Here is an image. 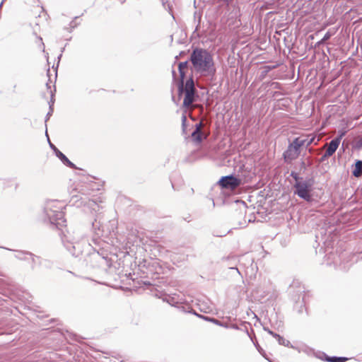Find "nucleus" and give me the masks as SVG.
I'll use <instances>...</instances> for the list:
<instances>
[{
    "mask_svg": "<svg viewBox=\"0 0 362 362\" xmlns=\"http://www.w3.org/2000/svg\"><path fill=\"white\" fill-rule=\"evenodd\" d=\"M182 125H184L185 122H186V117L185 116H182Z\"/></svg>",
    "mask_w": 362,
    "mask_h": 362,
    "instance_id": "obj_23",
    "label": "nucleus"
},
{
    "mask_svg": "<svg viewBox=\"0 0 362 362\" xmlns=\"http://www.w3.org/2000/svg\"><path fill=\"white\" fill-rule=\"evenodd\" d=\"M96 234L100 236V235H103V230L100 231V229L98 228V232L96 233Z\"/></svg>",
    "mask_w": 362,
    "mask_h": 362,
    "instance_id": "obj_21",
    "label": "nucleus"
},
{
    "mask_svg": "<svg viewBox=\"0 0 362 362\" xmlns=\"http://www.w3.org/2000/svg\"><path fill=\"white\" fill-rule=\"evenodd\" d=\"M203 318L207 321L214 323L215 325H217L219 326H223V324L220 321H218V320H216L215 318H211L209 317H203Z\"/></svg>",
    "mask_w": 362,
    "mask_h": 362,
    "instance_id": "obj_17",
    "label": "nucleus"
},
{
    "mask_svg": "<svg viewBox=\"0 0 362 362\" xmlns=\"http://www.w3.org/2000/svg\"><path fill=\"white\" fill-rule=\"evenodd\" d=\"M49 142V145H50V147L54 150V151L56 153V149H57L56 148V146L54 145H53L50 141Z\"/></svg>",
    "mask_w": 362,
    "mask_h": 362,
    "instance_id": "obj_20",
    "label": "nucleus"
},
{
    "mask_svg": "<svg viewBox=\"0 0 362 362\" xmlns=\"http://www.w3.org/2000/svg\"><path fill=\"white\" fill-rule=\"evenodd\" d=\"M179 95L185 94L183 105L186 107H189L194 100L195 88L192 78L187 80L185 84L181 81L178 87Z\"/></svg>",
    "mask_w": 362,
    "mask_h": 362,
    "instance_id": "obj_5",
    "label": "nucleus"
},
{
    "mask_svg": "<svg viewBox=\"0 0 362 362\" xmlns=\"http://www.w3.org/2000/svg\"><path fill=\"white\" fill-rule=\"evenodd\" d=\"M362 174V161L357 160L355 163V168L353 171V175L355 177H360Z\"/></svg>",
    "mask_w": 362,
    "mask_h": 362,
    "instance_id": "obj_11",
    "label": "nucleus"
},
{
    "mask_svg": "<svg viewBox=\"0 0 362 362\" xmlns=\"http://www.w3.org/2000/svg\"><path fill=\"white\" fill-rule=\"evenodd\" d=\"M360 143L362 145V139H361Z\"/></svg>",
    "mask_w": 362,
    "mask_h": 362,
    "instance_id": "obj_27",
    "label": "nucleus"
},
{
    "mask_svg": "<svg viewBox=\"0 0 362 362\" xmlns=\"http://www.w3.org/2000/svg\"><path fill=\"white\" fill-rule=\"evenodd\" d=\"M203 127V123L199 122L196 124V128L192 133V137L193 140L196 142L200 143L203 139L204 138L203 136V133L202 132V128Z\"/></svg>",
    "mask_w": 362,
    "mask_h": 362,
    "instance_id": "obj_9",
    "label": "nucleus"
},
{
    "mask_svg": "<svg viewBox=\"0 0 362 362\" xmlns=\"http://www.w3.org/2000/svg\"><path fill=\"white\" fill-rule=\"evenodd\" d=\"M88 206L90 209L91 211L95 212L100 211V205L97 204L94 200H89L88 202Z\"/></svg>",
    "mask_w": 362,
    "mask_h": 362,
    "instance_id": "obj_14",
    "label": "nucleus"
},
{
    "mask_svg": "<svg viewBox=\"0 0 362 362\" xmlns=\"http://www.w3.org/2000/svg\"><path fill=\"white\" fill-rule=\"evenodd\" d=\"M275 338L277 339L278 342L279 344L285 346H290L291 343L288 340L285 339L284 337H281L279 334H275Z\"/></svg>",
    "mask_w": 362,
    "mask_h": 362,
    "instance_id": "obj_15",
    "label": "nucleus"
},
{
    "mask_svg": "<svg viewBox=\"0 0 362 362\" xmlns=\"http://www.w3.org/2000/svg\"><path fill=\"white\" fill-rule=\"evenodd\" d=\"M258 351L262 353V349L260 347H257Z\"/></svg>",
    "mask_w": 362,
    "mask_h": 362,
    "instance_id": "obj_26",
    "label": "nucleus"
},
{
    "mask_svg": "<svg viewBox=\"0 0 362 362\" xmlns=\"http://www.w3.org/2000/svg\"><path fill=\"white\" fill-rule=\"evenodd\" d=\"M56 156L62 160V162L66 165V166H69L70 168H74L75 165L73 163H71L66 156L62 153L59 149H56Z\"/></svg>",
    "mask_w": 362,
    "mask_h": 362,
    "instance_id": "obj_10",
    "label": "nucleus"
},
{
    "mask_svg": "<svg viewBox=\"0 0 362 362\" xmlns=\"http://www.w3.org/2000/svg\"><path fill=\"white\" fill-rule=\"evenodd\" d=\"M268 333L269 334H271L272 336L274 337H275V334H276V333L273 332L271 330H268Z\"/></svg>",
    "mask_w": 362,
    "mask_h": 362,
    "instance_id": "obj_22",
    "label": "nucleus"
},
{
    "mask_svg": "<svg viewBox=\"0 0 362 362\" xmlns=\"http://www.w3.org/2000/svg\"><path fill=\"white\" fill-rule=\"evenodd\" d=\"M187 68V62H180L178 65V69L181 77V81H184L185 70Z\"/></svg>",
    "mask_w": 362,
    "mask_h": 362,
    "instance_id": "obj_12",
    "label": "nucleus"
},
{
    "mask_svg": "<svg viewBox=\"0 0 362 362\" xmlns=\"http://www.w3.org/2000/svg\"><path fill=\"white\" fill-rule=\"evenodd\" d=\"M326 361L328 362H345L347 361V358L345 357H337V356H332V357H327Z\"/></svg>",
    "mask_w": 362,
    "mask_h": 362,
    "instance_id": "obj_16",
    "label": "nucleus"
},
{
    "mask_svg": "<svg viewBox=\"0 0 362 362\" xmlns=\"http://www.w3.org/2000/svg\"><path fill=\"white\" fill-rule=\"evenodd\" d=\"M332 36V34L329 32H327L326 34L324 35L323 38L321 40V42H324L329 40L330 37Z\"/></svg>",
    "mask_w": 362,
    "mask_h": 362,
    "instance_id": "obj_19",
    "label": "nucleus"
},
{
    "mask_svg": "<svg viewBox=\"0 0 362 362\" xmlns=\"http://www.w3.org/2000/svg\"><path fill=\"white\" fill-rule=\"evenodd\" d=\"M64 207V204L57 200L47 201L44 207L45 221L57 228L64 226L66 222L62 211Z\"/></svg>",
    "mask_w": 362,
    "mask_h": 362,
    "instance_id": "obj_2",
    "label": "nucleus"
},
{
    "mask_svg": "<svg viewBox=\"0 0 362 362\" xmlns=\"http://www.w3.org/2000/svg\"><path fill=\"white\" fill-rule=\"evenodd\" d=\"M291 175L296 180V183L293 185L294 194H297L300 198L310 202L311 200V192L313 190V181L310 179L304 180L301 177H298L297 175Z\"/></svg>",
    "mask_w": 362,
    "mask_h": 362,
    "instance_id": "obj_4",
    "label": "nucleus"
},
{
    "mask_svg": "<svg viewBox=\"0 0 362 362\" xmlns=\"http://www.w3.org/2000/svg\"><path fill=\"white\" fill-rule=\"evenodd\" d=\"M96 226H97L96 223H95V222H93V228H96Z\"/></svg>",
    "mask_w": 362,
    "mask_h": 362,
    "instance_id": "obj_24",
    "label": "nucleus"
},
{
    "mask_svg": "<svg viewBox=\"0 0 362 362\" xmlns=\"http://www.w3.org/2000/svg\"><path fill=\"white\" fill-rule=\"evenodd\" d=\"M305 146V142L300 138H296L290 144L284 153V158L286 162H291L296 159L300 153V148Z\"/></svg>",
    "mask_w": 362,
    "mask_h": 362,
    "instance_id": "obj_6",
    "label": "nucleus"
},
{
    "mask_svg": "<svg viewBox=\"0 0 362 362\" xmlns=\"http://www.w3.org/2000/svg\"><path fill=\"white\" fill-rule=\"evenodd\" d=\"M64 243L67 250L75 257L82 255L83 252L82 247H90V246L81 237L78 231H73L72 233L68 232V235H65Z\"/></svg>",
    "mask_w": 362,
    "mask_h": 362,
    "instance_id": "obj_3",
    "label": "nucleus"
},
{
    "mask_svg": "<svg viewBox=\"0 0 362 362\" xmlns=\"http://www.w3.org/2000/svg\"><path fill=\"white\" fill-rule=\"evenodd\" d=\"M47 86V89L49 90V93H50V95H51V100L50 102H49V112L47 113V117L49 118V116L51 115L52 112V105H53L54 103V100H53V98H54V91L51 89V87L47 83L46 84Z\"/></svg>",
    "mask_w": 362,
    "mask_h": 362,
    "instance_id": "obj_13",
    "label": "nucleus"
},
{
    "mask_svg": "<svg viewBox=\"0 0 362 362\" xmlns=\"http://www.w3.org/2000/svg\"><path fill=\"white\" fill-rule=\"evenodd\" d=\"M4 1L5 0H2V1L1 2V4H0V8L2 7V5H3L4 2Z\"/></svg>",
    "mask_w": 362,
    "mask_h": 362,
    "instance_id": "obj_25",
    "label": "nucleus"
},
{
    "mask_svg": "<svg viewBox=\"0 0 362 362\" xmlns=\"http://www.w3.org/2000/svg\"><path fill=\"white\" fill-rule=\"evenodd\" d=\"M193 70L200 76H209L215 74L216 69L211 54L206 49H194L190 56Z\"/></svg>",
    "mask_w": 362,
    "mask_h": 362,
    "instance_id": "obj_1",
    "label": "nucleus"
},
{
    "mask_svg": "<svg viewBox=\"0 0 362 362\" xmlns=\"http://www.w3.org/2000/svg\"><path fill=\"white\" fill-rule=\"evenodd\" d=\"M218 182L222 187L231 189L236 188L240 185V180L233 176L223 177Z\"/></svg>",
    "mask_w": 362,
    "mask_h": 362,
    "instance_id": "obj_7",
    "label": "nucleus"
},
{
    "mask_svg": "<svg viewBox=\"0 0 362 362\" xmlns=\"http://www.w3.org/2000/svg\"><path fill=\"white\" fill-rule=\"evenodd\" d=\"M343 136H344V133L341 134L339 135V136H338L337 138L332 139L328 144L327 148L325 153V155L323 156L324 158L329 157L334 153V152L336 151V150L337 149V148L340 144L341 139Z\"/></svg>",
    "mask_w": 362,
    "mask_h": 362,
    "instance_id": "obj_8",
    "label": "nucleus"
},
{
    "mask_svg": "<svg viewBox=\"0 0 362 362\" xmlns=\"http://www.w3.org/2000/svg\"><path fill=\"white\" fill-rule=\"evenodd\" d=\"M300 139L305 142V146H308L313 142L315 137L313 136L312 138H307V139H300Z\"/></svg>",
    "mask_w": 362,
    "mask_h": 362,
    "instance_id": "obj_18",
    "label": "nucleus"
}]
</instances>
